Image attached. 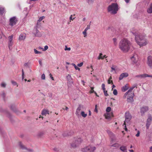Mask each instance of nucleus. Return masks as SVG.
<instances>
[{"label": "nucleus", "instance_id": "obj_61", "mask_svg": "<svg viewBox=\"0 0 152 152\" xmlns=\"http://www.w3.org/2000/svg\"><path fill=\"white\" fill-rule=\"evenodd\" d=\"M38 48L39 49H42V50H43V48H42L41 47H38Z\"/></svg>", "mask_w": 152, "mask_h": 152}, {"label": "nucleus", "instance_id": "obj_19", "mask_svg": "<svg viewBox=\"0 0 152 152\" xmlns=\"http://www.w3.org/2000/svg\"><path fill=\"white\" fill-rule=\"evenodd\" d=\"M147 11L148 13H152V3L150 4L149 7L147 9Z\"/></svg>", "mask_w": 152, "mask_h": 152}, {"label": "nucleus", "instance_id": "obj_13", "mask_svg": "<svg viewBox=\"0 0 152 152\" xmlns=\"http://www.w3.org/2000/svg\"><path fill=\"white\" fill-rule=\"evenodd\" d=\"M147 63L148 66L151 68H152V57L149 56L148 57Z\"/></svg>", "mask_w": 152, "mask_h": 152}, {"label": "nucleus", "instance_id": "obj_57", "mask_svg": "<svg viewBox=\"0 0 152 152\" xmlns=\"http://www.w3.org/2000/svg\"><path fill=\"white\" fill-rule=\"evenodd\" d=\"M107 133L109 134H112V132L110 131L109 130H107Z\"/></svg>", "mask_w": 152, "mask_h": 152}, {"label": "nucleus", "instance_id": "obj_63", "mask_svg": "<svg viewBox=\"0 0 152 152\" xmlns=\"http://www.w3.org/2000/svg\"><path fill=\"white\" fill-rule=\"evenodd\" d=\"M43 133H41L39 134V136H41L42 135H43Z\"/></svg>", "mask_w": 152, "mask_h": 152}, {"label": "nucleus", "instance_id": "obj_47", "mask_svg": "<svg viewBox=\"0 0 152 152\" xmlns=\"http://www.w3.org/2000/svg\"><path fill=\"white\" fill-rule=\"evenodd\" d=\"M22 79L23 80L24 78V73L23 71V69H22Z\"/></svg>", "mask_w": 152, "mask_h": 152}, {"label": "nucleus", "instance_id": "obj_37", "mask_svg": "<svg viewBox=\"0 0 152 152\" xmlns=\"http://www.w3.org/2000/svg\"><path fill=\"white\" fill-rule=\"evenodd\" d=\"M72 65L74 67H75V69H76V70H80V68H78V67H77L75 65V64H72Z\"/></svg>", "mask_w": 152, "mask_h": 152}, {"label": "nucleus", "instance_id": "obj_53", "mask_svg": "<svg viewBox=\"0 0 152 152\" xmlns=\"http://www.w3.org/2000/svg\"><path fill=\"white\" fill-rule=\"evenodd\" d=\"M49 75L50 76V78L52 79V80H54V79L53 78V77L52 76V75L51 73H50Z\"/></svg>", "mask_w": 152, "mask_h": 152}, {"label": "nucleus", "instance_id": "obj_44", "mask_svg": "<svg viewBox=\"0 0 152 152\" xmlns=\"http://www.w3.org/2000/svg\"><path fill=\"white\" fill-rule=\"evenodd\" d=\"M87 31L85 30L83 32V34L84 35V37H86L87 36V33H86Z\"/></svg>", "mask_w": 152, "mask_h": 152}, {"label": "nucleus", "instance_id": "obj_29", "mask_svg": "<svg viewBox=\"0 0 152 152\" xmlns=\"http://www.w3.org/2000/svg\"><path fill=\"white\" fill-rule=\"evenodd\" d=\"M45 18V17L44 16H42V17H40L39 18V19L37 20V24H38V23L39 22L41 21L43 19Z\"/></svg>", "mask_w": 152, "mask_h": 152}, {"label": "nucleus", "instance_id": "obj_23", "mask_svg": "<svg viewBox=\"0 0 152 152\" xmlns=\"http://www.w3.org/2000/svg\"><path fill=\"white\" fill-rule=\"evenodd\" d=\"M53 150L55 152H61V149L60 148L57 147H55L53 148Z\"/></svg>", "mask_w": 152, "mask_h": 152}, {"label": "nucleus", "instance_id": "obj_56", "mask_svg": "<svg viewBox=\"0 0 152 152\" xmlns=\"http://www.w3.org/2000/svg\"><path fill=\"white\" fill-rule=\"evenodd\" d=\"M112 83L113 81L112 80L111 81V80H108V84H110V83Z\"/></svg>", "mask_w": 152, "mask_h": 152}, {"label": "nucleus", "instance_id": "obj_11", "mask_svg": "<svg viewBox=\"0 0 152 152\" xmlns=\"http://www.w3.org/2000/svg\"><path fill=\"white\" fill-rule=\"evenodd\" d=\"M148 107L147 106H144L142 107L140 109V113L142 116H143L145 113L148 111Z\"/></svg>", "mask_w": 152, "mask_h": 152}, {"label": "nucleus", "instance_id": "obj_6", "mask_svg": "<svg viewBox=\"0 0 152 152\" xmlns=\"http://www.w3.org/2000/svg\"><path fill=\"white\" fill-rule=\"evenodd\" d=\"M96 149L95 146L91 145H89L82 149L84 152H93Z\"/></svg>", "mask_w": 152, "mask_h": 152}, {"label": "nucleus", "instance_id": "obj_8", "mask_svg": "<svg viewBox=\"0 0 152 152\" xmlns=\"http://www.w3.org/2000/svg\"><path fill=\"white\" fill-rule=\"evenodd\" d=\"M82 142V140L80 138H78L77 139H76L75 142L71 144V146L74 148L78 146Z\"/></svg>", "mask_w": 152, "mask_h": 152}, {"label": "nucleus", "instance_id": "obj_60", "mask_svg": "<svg viewBox=\"0 0 152 152\" xmlns=\"http://www.w3.org/2000/svg\"><path fill=\"white\" fill-rule=\"evenodd\" d=\"M126 3H128L129 2L130 0H124Z\"/></svg>", "mask_w": 152, "mask_h": 152}, {"label": "nucleus", "instance_id": "obj_30", "mask_svg": "<svg viewBox=\"0 0 152 152\" xmlns=\"http://www.w3.org/2000/svg\"><path fill=\"white\" fill-rule=\"evenodd\" d=\"M81 115L84 118H85L87 115V114L85 113L84 111H82L81 113Z\"/></svg>", "mask_w": 152, "mask_h": 152}, {"label": "nucleus", "instance_id": "obj_10", "mask_svg": "<svg viewBox=\"0 0 152 152\" xmlns=\"http://www.w3.org/2000/svg\"><path fill=\"white\" fill-rule=\"evenodd\" d=\"M152 120V117L150 115H148V118L147 120L146 126L147 129H148Z\"/></svg>", "mask_w": 152, "mask_h": 152}, {"label": "nucleus", "instance_id": "obj_18", "mask_svg": "<svg viewBox=\"0 0 152 152\" xmlns=\"http://www.w3.org/2000/svg\"><path fill=\"white\" fill-rule=\"evenodd\" d=\"M13 35H12L8 37V39L9 41V47L10 48V46H11L12 45V40L13 39Z\"/></svg>", "mask_w": 152, "mask_h": 152}, {"label": "nucleus", "instance_id": "obj_16", "mask_svg": "<svg viewBox=\"0 0 152 152\" xmlns=\"http://www.w3.org/2000/svg\"><path fill=\"white\" fill-rule=\"evenodd\" d=\"M82 107V106L81 104L79 105L78 107L77 108L75 112V114L77 116H79L80 111Z\"/></svg>", "mask_w": 152, "mask_h": 152}, {"label": "nucleus", "instance_id": "obj_32", "mask_svg": "<svg viewBox=\"0 0 152 152\" xmlns=\"http://www.w3.org/2000/svg\"><path fill=\"white\" fill-rule=\"evenodd\" d=\"M91 23V22H90L89 24L87 26V27L85 28V30L87 31V30L90 28Z\"/></svg>", "mask_w": 152, "mask_h": 152}, {"label": "nucleus", "instance_id": "obj_34", "mask_svg": "<svg viewBox=\"0 0 152 152\" xmlns=\"http://www.w3.org/2000/svg\"><path fill=\"white\" fill-rule=\"evenodd\" d=\"M113 93L115 95H117L118 94L117 90L115 89H114L113 90Z\"/></svg>", "mask_w": 152, "mask_h": 152}, {"label": "nucleus", "instance_id": "obj_59", "mask_svg": "<svg viewBox=\"0 0 152 152\" xmlns=\"http://www.w3.org/2000/svg\"><path fill=\"white\" fill-rule=\"evenodd\" d=\"M150 152H152V146L150 148Z\"/></svg>", "mask_w": 152, "mask_h": 152}, {"label": "nucleus", "instance_id": "obj_26", "mask_svg": "<svg viewBox=\"0 0 152 152\" xmlns=\"http://www.w3.org/2000/svg\"><path fill=\"white\" fill-rule=\"evenodd\" d=\"M117 67L116 66H113L112 67H111V72H112L114 71V73H116V68Z\"/></svg>", "mask_w": 152, "mask_h": 152}, {"label": "nucleus", "instance_id": "obj_15", "mask_svg": "<svg viewBox=\"0 0 152 152\" xmlns=\"http://www.w3.org/2000/svg\"><path fill=\"white\" fill-rule=\"evenodd\" d=\"M26 37V35L25 33H21L19 36V40L20 41L23 40L25 39Z\"/></svg>", "mask_w": 152, "mask_h": 152}, {"label": "nucleus", "instance_id": "obj_64", "mask_svg": "<svg viewBox=\"0 0 152 152\" xmlns=\"http://www.w3.org/2000/svg\"><path fill=\"white\" fill-rule=\"evenodd\" d=\"M129 151L130 152H133L134 151L133 150H129Z\"/></svg>", "mask_w": 152, "mask_h": 152}, {"label": "nucleus", "instance_id": "obj_22", "mask_svg": "<svg viewBox=\"0 0 152 152\" xmlns=\"http://www.w3.org/2000/svg\"><path fill=\"white\" fill-rule=\"evenodd\" d=\"M102 53H100L99 54V56L97 58L99 60H100V59H103L104 58H106L107 56H106L105 55L102 56Z\"/></svg>", "mask_w": 152, "mask_h": 152}, {"label": "nucleus", "instance_id": "obj_14", "mask_svg": "<svg viewBox=\"0 0 152 152\" xmlns=\"http://www.w3.org/2000/svg\"><path fill=\"white\" fill-rule=\"evenodd\" d=\"M129 75V74L127 73L124 72L122 73L120 76L119 77V79L120 80H122L123 78L127 77Z\"/></svg>", "mask_w": 152, "mask_h": 152}, {"label": "nucleus", "instance_id": "obj_51", "mask_svg": "<svg viewBox=\"0 0 152 152\" xmlns=\"http://www.w3.org/2000/svg\"><path fill=\"white\" fill-rule=\"evenodd\" d=\"M152 77V75H149L147 74H145V77Z\"/></svg>", "mask_w": 152, "mask_h": 152}, {"label": "nucleus", "instance_id": "obj_3", "mask_svg": "<svg viewBox=\"0 0 152 152\" xmlns=\"http://www.w3.org/2000/svg\"><path fill=\"white\" fill-rule=\"evenodd\" d=\"M134 88V87L131 88L129 90L124 94V98L125 99L126 98L127 96L128 95L127 101L128 102L132 103L134 101L133 97L134 95V93L132 92Z\"/></svg>", "mask_w": 152, "mask_h": 152}, {"label": "nucleus", "instance_id": "obj_12", "mask_svg": "<svg viewBox=\"0 0 152 152\" xmlns=\"http://www.w3.org/2000/svg\"><path fill=\"white\" fill-rule=\"evenodd\" d=\"M33 34L35 37H40L42 36V34L36 28L34 30Z\"/></svg>", "mask_w": 152, "mask_h": 152}, {"label": "nucleus", "instance_id": "obj_49", "mask_svg": "<svg viewBox=\"0 0 152 152\" xmlns=\"http://www.w3.org/2000/svg\"><path fill=\"white\" fill-rule=\"evenodd\" d=\"M97 105H96L95 107V109L94 110V112H96V113H97L98 112V110L97 108Z\"/></svg>", "mask_w": 152, "mask_h": 152}, {"label": "nucleus", "instance_id": "obj_27", "mask_svg": "<svg viewBox=\"0 0 152 152\" xmlns=\"http://www.w3.org/2000/svg\"><path fill=\"white\" fill-rule=\"evenodd\" d=\"M5 10L4 8L1 6H0V14H3Z\"/></svg>", "mask_w": 152, "mask_h": 152}, {"label": "nucleus", "instance_id": "obj_21", "mask_svg": "<svg viewBox=\"0 0 152 152\" xmlns=\"http://www.w3.org/2000/svg\"><path fill=\"white\" fill-rule=\"evenodd\" d=\"M120 150L123 152H127V148L126 146L124 145L121 146L120 148Z\"/></svg>", "mask_w": 152, "mask_h": 152}, {"label": "nucleus", "instance_id": "obj_38", "mask_svg": "<svg viewBox=\"0 0 152 152\" xmlns=\"http://www.w3.org/2000/svg\"><path fill=\"white\" fill-rule=\"evenodd\" d=\"M140 132L139 130H137V134H135V136L136 137H139L140 136Z\"/></svg>", "mask_w": 152, "mask_h": 152}, {"label": "nucleus", "instance_id": "obj_17", "mask_svg": "<svg viewBox=\"0 0 152 152\" xmlns=\"http://www.w3.org/2000/svg\"><path fill=\"white\" fill-rule=\"evenodd\" d=\"M106 118L107 119H110L112 116H113V113H109V112H107L106 114L104 115Z\"/></svg>", "mask_w": 152, "mask_h": 152}, {"label": "nucleus", "instance_id": "obj_50", "mask_svg": "<svg viewBox=\"0 0 152 152\" xmlns=\"http://www.w3.org/2000/svg\"><path fill=\"white\" fill-rule=\"evenodd\" d=\"M83 63L81 62L80 64H78L77 66H78L79 67H81L83 66Z\"/></svg>", "mask_w": 152, "mask_h": 152}, {"label": "nucleus", "instance_id": "obj_55", "mask_svg": "<svg viewBox=\"0 0 152 152\" xmlns=\"http://www.w3.org/2000/svg\"><path fill=\"white\" fill-rule=\"evenodd\" d=\"M39 63L40 66H42V60L40 59L39 60Z\"/></svg>", "mask_w": 152, "mask_h": 152}, {"label": "nucleus", "instance_id": "obj_46", "mask_svg": "<svg viewBox=\"0 0 152 152\" xmlns=\"http://www.w3.org/2000/svg\"><path fill=\"white\" fill-rule=\"evenodd\" d=\"M72 15H71L69 17V20H70V22H71V20H73L75 18H72Z\"/></svg>", "mask_w": 152, "mask_h": 152}, {"label": "nucleus", "instance_id": "obj_36", "mask_svg": "<svg viewBox=\"0 0 152 152\" xmlns=\"http://www.w3.org/2000/svg\"><path fill=\"white\" fill-rule=\"evenodd\" d=\"M34 52L35 54H41V53L40 52L37 51L36 49H34Z\"/></svg>", "mask_w": 152, "mask_h": 152}, {"label": "nucleus", "instance_id": "obj_1", "mask_svg": "<svg viewBox=\"0 0 152 152\" xmlns=\"http://www.w3.org/2000/svg\"><path fill=\"white\" fill-rule=\"evenodd\" d=\"M131 32L135 36V41L141 47L147 44L148 42L145 39L144 36L139 34L136 29L132 28L131 30Z\"/></svg>", "mask_w": 152, "mask_h": 152}, {"label": "nucleus", "instance_id": "obj_52", "mask_svg": "<svg viewBox=\"0 0 152 152\" xmlns=\"http://www.w3.org/2000/svg\"><path fill=\"white\" fill-rule=\"evenodd\" d=\"M5 93L4 92H3L1 94V96L3 97H4L5 96Z\"/></svg>", "mask_w": 152, "mask_h": 152}, {"label": "nucleus", "instance_id": "obj_39", "mask_svg": "<svg viewBox=\"0 0 152 152\" xmlns=\"http://www.w3.org/2000/svg\"><path fill=\"white\" fill-rule=\"evenodd\" d=\"M19 145L20 147L22 149H24L25 148L24 147V146L23 145L21 142H20L19 144Z\"/></svg>", "mask_w": 152, "mask_h": 152}, {"label": "nucleus", "instance_id": "obj_24", "mask_svg": "<svg viewBox=\"0 0 152 152\" xmlns=\"http://www.w3.org/2000/svg\"><path fill=\"white\" fill-rule=\"evenodd\" d=\"M47 110H44L42 111V115H45L47 114H49Z\"/></svg>", "mask_w": 152, "mask_h": 152}, {"label": "nucleus", "instance_id": "obj_41", "mask_svg": "<svg viewBox=\"0 0 152 152\" xmlns=\"http://www.w3.org/2000/svg\"><path fill=\"white\" fill-rule=\"evenodd\" d=\"M41 79L42 80H45V75L44 74H43L41 76Z\"/></svg>", "mask_w": 152, "mask_h": 152}, {"label": "nucleus", "instance_id": "obj_4", "mask_svg": "<svg viewBox=\"0 0 152 152\" xmlns=\"http://www.w3.org/2000/svg\"><path fill=\"white\" fill-rule=\"evenodd\" d=\"M118 5L116 3H112L107 7V11L111 14H116L118 10Z\"/></svg>", "mask_w": 152, "mask_h": 152}, {"label": "nucleus", "instance_id": "obj_45", "mask_svg": "<svg viewBox=\"0 0 152 152\" xmlns=\"http://www.w3.org/2000/svg\"><path fill=\"white\" fill-rule=\"evenodd\" d=\"M48 46L47 45H45L44 47V48L43 49V51H45L46 50L48 49Z\"/></svg>", "mask_w": 152, "mask_h": 152}, {"label": "nucleus", "instance_id": "obj_33", "mask_svg": "<svg viewBox=\"0 0 152 152\" xmlns=\"http://www.w3.org/2000/svg\"><path fill=\"white\" fill-rule=\"evenodd\" d=\"M6 83L4 82H2L1 84V87L3 88H5L6 86Z\"/></svg>", "mask_w": 152, "mask_h": 152}, {"label": "nucleus", "instance_id": "obj_58", "mask_svg": "<svg viewBox=\"0 0 152 152\" xmlns=\"http://www.w3.org/2000/svg\"><path fill=\"white\" fill-rule=\"evenodd\" d=\"M117 145H118V144H113V145H112V146H114V147H116V146H117Z\"/></svg>", "mask_w": 152, "mask_h": 152}, {"label": "nucleus", "instance_id": "obj_43", "mask_svg": "<svg viewBox=\"0 0 152 152\" xmlns=\"http://www.w3.org/2000/svg\"><path fill=\"white\" fill-rule=\"evenodd\" d=\"M102 88L103 90L104 91L105 90V85L103 83L102 84Z\"/></svg>", "mask_w": 152, "mask_h": 152}, {"label": "nucleus", "instance_id": "obj_48", "mask_svg": "<svg viewBox=\"0 0 152 152\" xmlns=\"http://www.w3.org/2000/svg\"><path fill=\"white\" fill-rule=\"evenodd\" d=\"M104 94L106 96H107L108 95V94H107V91H106L105 90L104 91H103Z\"/></svg>", "mask_w": 152, "mask_h": 152}, {"label": "nucleus", "instance_id": "obj_25", "mask_svg": "<svg viewBox=\"0 0 152 152\" xmlns=\"http://www.w3.org/2000/svg\"><path fill=\"white\" fill-rule=\"evenodd\" d=\"M129 88V87L127 85L123 87L122 88V91L123 92H125Z\"/></svg>", "mask_w": 152, "mask_h": 152}, {"label": "nucleus", "instance_id": "obj_42", "mask_svg": "<svg viewBox=\"0 0 152 152\" xmlns=\"http://www.w3.org/2000/svg\"><path fill=\"white\" fill-rule=\"evenodd\" d=\"M11 83L14 86H15L17 84V83L16 82L14 81L13 80L11 81Z\"/></svg>", "mask_w": 152, "mask_h": 152}, {"label": "nucleus", "instance_id": "obj_40", "mask_svg": "<svg viewBox=\"0 0 152 152\" xmlns=\"http://www.w3.org/2000/svg\"><path fill=\"white\" fill-rule=\"evenodd\" d=\"M64 50H65L70 51L71 50V48H67L66 46H65Z\"/></svg>", "mask_w": 152, "mask_h": 152}, {"label": "nucleus", "instance_id": "obj_5", "mask_svg": "<svg viewBox=\"0 0 152 152\" xmlns=\"http://www.w3.org/2000/svg\"><path fill=\"white\" fill-rule=\"evenodd\" d=\"M125 119L123 124V126L124 125V129L126 132L128 131V129L126 128V125H129L131 124V120L132 119L131 115L129 112H126L125 114Z\"/></svg>", "mask_w": 152, "mask_h": 152}, {"label": "nucleus", "instance_id": "obj_9", "mask_svg": "<svg viewBox=\"0 0 152 152\" xmlns=\"http://www.w3.org/2000/svg\"><path fill=\"white\" fill-rule=\"evenodd\" d=\"M130 58L131 61L133 63L135 64L137 62L138 60V57L136 54L134 53L133 54Z\"/></svg>", "mask_w": 152, "mask_h": 152}, {"label": "nucleus", "instance_id": "obj_54", "mask_svg": "<svg viewBox=\"0 0 152 152\" xmlns=\"http://www.w3.org/2000/svg\"><path fill=\"white\" fill-rule=\"evenodd\" d=\"M94 88L93 87L91 88V90L90 91L91 93H93L94 92V91L93 90Z\"/></svg>", "mask_w": 152, "mask_h": 152}, {"label": "nucleus", "instance_id": "obj_28", "mask_svg": "<svg viewBox=\"0 0 152 152\" xmlns=\"http://www.w3.org/2000/svg\"><path fill=\"white\" fill-rule=\"evenodd\" d=\"M137 77L143 78L145 77V74H144L142 75H137L136 76Z\"/></svg>", "mask_w": 152, "mask_h": 152}, {"label": "nucleus", "instance_id": "obj_2", "mask_svg": "<svg viewBox=\"0 0 152 152\" xmlns=\"http://www.w3.org/2000/svg\"><path fill=\"white\" fill-rule=\"evenodd\" d=\"M131 43L127 39L123 38L120 41L119 44V48L122 51L127 52L129 50Z\"/></svg>", "mask_w": 152, "mask_h": 152}, {"label": "nucleus", "instance_id": "obj_31", "mask_svg": "<svg viewBox=\"0 0 152 152\" xmlns=\"http://www.w3.org/2000/svg\"><path fill=\"white\" fill-rule=\"evenodd\" d=\"M114 44L115 45H116L117 44V39L116 38H114L113 39Z\"/></svg>", "mask_w": 152, "mask_h": 152}, {"label": "nucleus", "instance_id": "obj_7", "mask_svg": "<svg viewBox=\"0 0 152 152\" xmlns=\"http://www.w3.org/2000/svg\"><path fill=\"white\" fill-rule=\"evenodd\" d=\"M18 21L16 17L15 16L11 18L9 20V25L11 26L15 25Z\"/></svg>", "mask_w": 152, "mask_h": 152}, {"label": "nucleus", "instance_id": "obj_62", "mask_svg": "<svg viewBox=\"0 0 152 152\" xmlns=\"http://www.w3.org/2000/svg\"><path fill=\"white\" fill-rule=\"evenodd\" d=\"M91 112L90 110H89V116H91Z\"/></svg>", "mask_w": 152, "mask_h": 152}, {"label": "nucleus", "instance_id": "obj_20", "mask_svg": "<svg viewBox=\"0 0 152 152\" xmlns=\"http://www.w3.org/2000/svg\"><path fill=\"white\" fill-rule=\"evenodd\" d=\"M66 78L68 81L69 82H70L72 83H73V82L72 81V78L71 75L69 74L68 75L66 76Z\"/></svg>", "mask_w": 152, "mask_h": 152}, {"label": "nucleus", "instance_id": "obj_35", "mask_svg": "<svg viewBox=\"0 0 152 152\" xmlns=\"http://www.w3.org/2000/svg\"><path fill=\"white\" fill-rule=\"evenodd\" d=\"M111 110V108L110 107H108L106 109V111L107 112H110Z\"/></svg>", "mask_w": 152, "mask_h": 152}]
</instances>
